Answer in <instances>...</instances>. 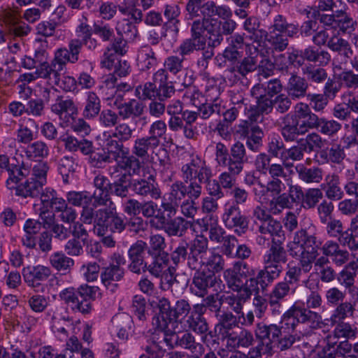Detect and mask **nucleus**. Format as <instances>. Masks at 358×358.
Masks as SVG:
<instances>
[{
    "label": "nucleus",
    "mask_w": 358,
    "mask_h": 358,
    "mask_svg": "<svg viewBox=\"0 0 358 358\" xmlns=\"http://www.w3.org/2000/svg\"><path fill=\"white\" fill-rule=\"evenodd\" d=\"M322 298L317 291H310L306 296V302H295L281 317V322L291 326L292 330L299 324L311 329H317L322 324V316L315 311L322 305Z\"/></svg>",
    "instance_id": "obj_1"
},
{
    "label": "nucleus",
    "mask_w": 358,
    "mask_h": 358,
    "mask_svg": "<svg viewBox=\"0 0 358 358\" xmlns=\"http://www.w3.org/2000/svg\"><path fill=\"white\" fill-rule=\"evenodd\" d=\"M208 240L203 235L196 236L189 243L181 240L171 253V259L175 265L186 262L192 270H199L210 252Z\"/></svg>",
    "instance_id": "obj_2"
},
{
    "label": "nucleus",
    "mask_w": 358,
    "mask_h": 358,
    "mask_svg": "<svg viewBox=\"0 0 358 358\" xmlns=\"http://www.w3.org/2000/svg\"><path fill=\"white\" fill-rule=\"evenodd\" d=\"M321 245L322 242L309 227L296 231L287 248L289 255L303 264L304 269L307 270L310 263L315 262L319 256L318 250Z\"/></svg>",
    "instance_id": "obj_3"
},
{
    "label": "nucleus",
    "mask_w": 358,
    "mask_h": 358,
    "mask_svg": "<svg viewBox=\"0 0 358 358\" xmlns=\"http://www.w3.org/2000/svg\"><path fill=\"white\" fill-rule=\"evenodd\" d=\"M199 31L201 39H207L210 48L219 46L224 35L231 34L236 27L233 20H218L213 18H201L194 20L192 24Z\"/></svg>",
    "instance_id": "obj_4"
},
{
    "label": "nucleus",
    "mask_w": 358,
    "mask_h": 358,
    "mask_svg": "<svg viewBox=\"0 0 358 358\" xmlns=\"http://www.w3.org/2000/svg\"><path fill=\"white\" fill-rule=\"evenodd\" d=\"M157 307L159 310L158 328L160 331H166L176 329L178 323L184 322L191 310L189 303L185 299L177 301L175 306L171 307L168 299L160 298Z\"/></svg>",
    "instance_id": "obj_5"
},
{
    "label": "nucleus",
    "mask_w": 358,
    "mask_h": 358,
    "mask_svg": "<svg viewBox=\"0 0 358 358\" xmlns=\"http://www.w3.org/2000/svg\"><path fill=\"white\" fill-rule=\"evenodd\" d=\"M267 41L273 50L282 52L289 45L287 37L294 38L299 34V25L289 22L285 17L277 15L269 28Z\"/></svg>",
    "instance_id": "obj_6"
},
{
    "label": "nucleus",
    "mask_w": 358,
    "mask_h": 358,
    "mask_svg": "<svg viewBox=\"0 0 358 358\" xmlns=\"http://www.w3.org/2000/svg\"><path fill=\"white\" fill-rule=\"evenodd\" d=\"M17 183L15 178H9L7 180V185L10 188L15 189V194L22 197H40L38 203L41 200L43 201L45 206V200L42 199L44 195V184H45V163L36 164L33 166L32 175L29 180L24 183H21L16 187L11 185Z\"/></svg>",
    "instance_id": "obj_7"
},
{
    "label": "nucleus",
    "mask_w": 358,
    "mask_h": 358,
    "mask_svg": "<svg viewBox=\"0 0 358 358\" xmlns=\"http://www.w3.org/2000/svg\"><path fill=\"white\" fill-rule=\"evenodd\" d=\"M34 208L36 213H38L42 222L34 219H28L23 227L25 232L24 236L22 238V245L28 248H34L37 243L42 252L45 251V207L43 201L41 200L40 203H34Z\"/></svg>",
    "instance_id": "obj_8"
},
{
    "label": "nucleus",
    "mask_w": 358,
    "mask_h": 358,
    "mask_svg": "<svg viewBox=\"0 0 358 358\" xmlns=\"http://www.w3.org/2000/svg\"><path fill=\"white\" fill-rule=\"evenodd\" d=\"M93 292L94 287L85 285L78 289L66 288L60 292L59 296L73 313L87 315L92 310Z\"/></svg>",
    "instance_id": "obj_9"
},
{
    "label": "nucleus",
    "mask_w": 358,
    "mask_h": 358,
    "mask_svg": "<svg viewBox=\"0 0 358 358\" xmlns=\"http://www.w3.org/2000/svg\"><path fill=\"white\" fill-rule=\"evenodd\" d=\"M263 120V113H252L248 120H241L238 125L237 132L247 138V146L255 152L262 146L264 134L258 124Z\"/></svg>",
    "instance_id": "obj_10"
},
{
    "label": "nucleus",
    "mask_w": 358,
    "mask_h": 358,
    "mask_svg": "<svg viewBox=\"0 0 358 358\" xmlns=\"http://www.w3.org/2000/svg\"><path fill=\"white\" fill-rule=\"evenodd\" d=\"M162 341L171 348H180L189 350L192 354L202 355L204 352L203 345L196 341L195 337L189 331L176 332L173 331H160Z\"/></svg>",
    "instance_id": "obj_11"
},
{
    "label": "nucleus",
    "mask_w": 358,
    "mask_h": 358,
    "mask_svg": "<svg viewBox=\"0 0 358 358\" xmlns=\"http://www.w3.org/2000/svg\"><path fill=\"white\" fill-rule=\"evenodd\" d=\"M115 208H100L94 210L92 207H85L81 213V220L85 224H94V232L99 236H105L109 231L110 219Z\"/></svg>",
    "instance_id": "obj_12"
},
{
    "label": "nucleus",
    "mask_w": 358,
    "mask_h": 358,
    "mask_svg": "<svg viewBox=\"0 0 358 358\" xmlns=\"http://www.w3.org/2000/svg\"><path fill=\"white\" fill-rule=\"evenodd\" d=\"M301 187L297 185H290L287 192H283L278 196H274L268 202L270 213L276 215L282 213L284 209H292L295 203H301L303 198Z\"/></svg>",
    "instance_id": "obj_13"
},
{
    "label": "nucleus",
    "mask_w": 358,
    "mask_h": 358,
    "mask_svg": "<svg viewBox=\"0 0 358 358\" xmlns=\"http://www.w3.org/2000/svg\"><path fill=\"white\" fill-rule=\"evenodd\" d=\"M222 220L227 229L233 230L239 236L248 230L249 219L236 204H227L224 206Z\"/></svg>",
    "instance_id": "obj_14"
},
{
    "label": "nucleus",
    "mask_w": 358,
    "mask_h": 358,
    "mask_svg": "<svg viewBox=\"0 0 358 358\" xmlns=\"http://www.w3.org/2000/svg\"><path fill=\"white\" fill-rule=\"evenodd\" d=\"M180 171L185 183H188L189 180L204 182L212 176L211 169L198 155H192L190 161L182 166Z\"/></svg>",
    "instance_id": "obj_15"
},
{
    "label": "nucleus",
    "mask_w": 358,
    "mask_h": 358,
    "mask_svg": "<svg viewBox=\"0 0 358 358\" xmlns=\"http://www.w3.org/2000/svg\"><path fill=\"white\" fill-rule=\"evenodd\" d=\"M129 185L131 189L137 195L155 200L161 197L162 192L153 174L148 176L143 174L141 178L132 179Z\"/></svg>",
    "instance_id": "obj_16"
},
{
    "label": "nucleus",
    "mask_w": 358,
    "mask_h": 358,
    "mask_svg": "<svg viewBox=\"0 0 358 358\" xmlns=\"http://www.w3.org/2000/svg\"><path fill=\"white\" fill-rule=\"evenodd\" d=\"M191 285L190 289L192 293L194 294L203 297L208 294V289L210 287H215L218 285L220 288V285L222 281L215 275L210 272L201 271L196 270Z\"/></svg>",
    "instance_id": "obj_17"
},
{
    "label": "nucleus",
    "mask_w": 358,
    "mask_h": 358,
    "mask_svg": "<svg viewBox=\"0 0 358 358\" xmlns=\"http://www.w3.org/2000/svg\"><path fill=\"white\" fill-rule=\"evenodd\" d=\"M147 271L152 276L166 280L169 286L172 285L176 281L172 268L168 266V254L166 252L154 255L152 262L148 264Z\"/></svg>",
    "instance_id": "obj_18"
},
{
    "label": "nucleus",
    "mask_w": 358,
    "mask_h": 358,
    "mask_svg": "<svg viewBox=\"0 0 358 358\" xmlns=\"http://www.w3.org/2000/svg\"><path fill=\"white\" fill-rule=\"evenodd\" d=\"M22 276L27 285L36 292H43L45 289V266L43 265L27 266L22 271Z\"/></svg>",
    "instance_id": "obj_19"
},
{
    "label": "nucleus",
    "mask_w": 358,
    "mask_h": 358,
    "mask_svg": "<svg viewBox=\"0 0 358 358\" xmlns=\"http://www.w3.org/2000/svg\"><path fill=\"white\" fill-rule=\"evenodd\" d=\"M358 273V264L352 262L348 264L337 276V280L352 297L358 295V287L355 285V278Z\"/></svg>",
    "instance_id": "obj_20"
},
{
    "label": "nucleus",
    "mask_w": 358,
    "mask_h": 358,
    "mask_svg": "<svg viewBox=\"0 0 358 358\" xmlns=\"http://www.w3.org/2000/svg\"><path fill=\"white\" fill-rule=\"evenodd\" d=\"M352 301H343L334 307L331 315V320L334 323L338 321H345L347 318L358 320V295H355Z\"/></svg>",
    "instance_id": "obj_21"
},
{
    "label": "nucleus",
    "mask_w": 358,
    "mask_h": 358,
    "mask_svg": "<svg viewBox=\"0 0 358 358\" xmlns=\"http://www.w3.org/2000/svg\"><path fill=\"white\" fill-rule=\"evenodd\" d=\"M335 338L329 337L327 345L318 352L320 358H341L352 350V345L347 341H336Z\"/></svg>",
    "instance_id": "obj_22"
},
{
    "label": "nucleus",
    "mask_w": 358,
    "mask_h": 358,
    "mask_svg": "<svg viewBox=\"0 0 358 358\" xmlns=\"http://www.w3.org/2000/svg\"><path fill=\"white\" fill-rule=\"evenodd\" d=\"M278 334H280V327L275 324L259 322L255 329L256 336L262 341V345L265 346L263 348L264 352H272V342L277 338Z\"/></svg>",
    "instance_id": "obj_23"
},
{
    "label": "nucleus",
    "mask_w": 358,
    "mask_h": 358,
    "mask_svg": "<svg viewBox=\"0 0 358 358\" xmlns=\"http://www.w3.org/2000/svg\"><path fill=\"white\" fill-rule=\"evenodd\" d=\"M308 87L309 84L306 78L293 73L289 78L285 89L290 97L299 99L306 95Z\"/></svg>",
    "instance_id": "obj_24"
},
{
    "label": "nucleus",
    "mask_w": 358,
    "mask_h": 358,
    "mask_svg": "<svg viewBox=\"0 0 358 358\" xmlns=\"http://www.w3.org/2000/svg\"><path fill=\"white\" fill-rule=\"evenodd\" d=\"M124 275L123 268L109 265L103 268L101 273V280L103 285L110 292H115L117 289V282L121 280Z\"/></svg>",
    "instance_id": "obj_25"
},
{
    "label": "nucleus",
    "mask_w": 358,
    "mask_h": 358,
    "mask_svg": "<svg viewBox=\"0 0 358 358\" xmlns=\"http://www.w3.org/2000/svg\"><path fill=\"white\" fill-rule=\"evenodd\" d=\"M235 292L222 295L220 301L222 303L227 306V308L239 315L243 310L244 303L250 299V291L245 288L244 290Z\"/></svg>",
    "instance_id": "obj_26"
},
{
    "label": "nucleus",
    "mask_w": 358,
    "mask_h": 358,
    "mask_svg": "<svg viewBox=\"0 0 358 358\" xmlns=\"http://www.w3.org/2000/svg\"><path fill=\"white\" fill-rule=\"evenodd\" d=\"M194 29L192 26V37L185 40L178 48L179 54L181 58H183V60L186 59V56L191 55L194 50L205 49L206 39H201L199 31Z\"/></svg>",
    "instance_id": "obj_27"
},
{
    "label": "nucleus",
    "mask_w": 358,
    "mask_h": 358,
    "mask_svg": "<svg viewBox=\"0 0 358 358\" xmlns=\"http://www.w3.org/2000/svg\"><path fill=\"white\" fill-rule=\"evenodd\" d=\"M284 124L281 134L286 141H294L299 135L306 132V129L299 126L296 113H288L285 117Z\"/></svg>",
    "instance_id": "obj_28"
},
{
    "label": "nucleus",
    "mask_w": 358,
    "mask_h": 358,
    "mask_svg": "<svg viewBox=\"0 0 358 358\" xmlns=\"http://www.w3.org/2000/svg\"><path fill=\"white\" fill-rule=\"evenodd\" d=\"M286 262V252L280 244V240L273 239V244L263 255V264L282 266Z\"/></svg>",
    "instance_id": "obj_29"
},
{
    "label": "nucleus",
    "mask_w": 358,
    "mask_h": 358,
    "mask_svg": "<svg viewBox=\"0 0 358 358\" xmlns=\"http://www.w3.org/2000/svg\"><path fill=\"white\" fill-rule=\"evenodd\" d=\"M227 345L232 348H247L253 341L252 334L245 329H238V331L226 332Z\"/></svg>",
    "instance_id": "obj_30"
},
{
    "label": "nucleus",
    "mask_w": 358,
    "mask_h": 358,
    "mask_svg": "<svg viewBox=\"0 0 358 358\" xmlns=\"http://www.w3.org/2000/svg\"><path fill=\"white\" fill-rule=\"evenodd\" d=\"M193 225L192 221L187 220L181 216L171 217L169 220L163 231L169 236L181 237L185 234L187 229Z\"/></svg>",
    "instance_id": "obj_31"
},
{
    "label": "nucleus",
    "mask_w": 358,
    "mask_h": 358,
    "mask_svg": "<svg viewBox=\"0 0 358 358\" xmlns=\"http://www.w3.org/2000/svg\"><path fill=\"white\" fill-rule=\"evenodd\" d=\"M198 224L201 227V231H208V236L211 241L216 243H221L225 236L224 229L218 224L217 221L211 218L205 217L197 220Z\"/></svg>",
    "instance_id": "obj_32"
},
{
    "label": "nucleus",
    "mask_w": 358,
    "mask_h": 358,
    "mask_svg": "<svg viewBox=\"0 0 358 358\" xmlns=\"http://www.w3.org/2000/svg\"><path fill=\"white\" fill-rule=\"evenodd\" d=\"M325 183L322 185L325 189L326 196L331 201H338L343 197V192L340 187V177L336 174H328L325 177Z\"/></svg>",
    "instance_id": "obj_33"
},
{
    "label": "nucleus",
    "mask_w": 358,
    "mask_h": 358,
    "mask_svg": "<svg viewBox=\"0 0 358 358\" xmlns=\"http://www.w3.org/2000/svg\"><path fill=\"white\" fill-rule=\"evenodd\" d=\"M329 260L325 257H317L313 264L314 271L323 282H331L336 279V273L334 269L329 265Z\"/></svg>",
    "instance_id": "obj_34"
},
{
    "label": "nucleus",
    "mask_w": 358,
    "mask_h": 358,
    "mask_svg": "<svg viewBox=\"0 0 358 358\" xmlns=\"http://www.w3.org/2000/svg\"><path fill=\"white\" fill-rule=\"evenodd\" d=\"M248 161L244 145L240 142L234 143L230 149L229 166L242 172L243 165Z\"/></svg>",
    "instance_id": "obj_35"
},
{
    "label": "nucleus",
    "mask_w": 358,
    "mask_h": 358,
    "mask_svg": "<svg viewBox=\"0 0 358 358\" xmlns=\"http://www.w3.org/2000/svg\"><path fill=\"white\" fill-rule=\"evenodd\" d=\"M318 162L320 164H341L345 157L344 150L340 145L334 144L331 148L321 150L319 153Z\"/></svg>",
    "instance_id": "obj_36"
},
{
    "label": "nucleus",
    "mask_w": 358,
    "mask_h": 358,
    "mask_svg": "<svg viewBox=\"0 0 358 358\" xmlns=\"http://www.w3.org/2000/svg\"><path fill=\"white\" fill-rule=\"evenodd\" d=\"M174 92L175 89L171 83L157 85V99L158 101L150 102V112H164L166 106V103L164 102V99L170 97Z\"/></svg>",
    "instance_id": "obj_37"
},
{
    "label": "nucleus",
    "mask_w": 358,
    "mask_h": 358,
    "mask_svg": "<svg viewBox=\"0 0 358 358\" xmlns=\"http://www.w3.org/2000/svg\"><path fill=\"white\" fill-rule=\"evenodd\" d=\"M154 140L145 136L138 138L134 141L132 147V154L138 158L145 159L149 157L150 152H153L158 147Z\"/></svg>",
    "instance_id": "obj_38"
},
{
    "label": "nucleus",
    "mask_w": 358,
    "mask_h": 358,
    "mask_svg": "<svg viewBox=\"0 0 358 358\" xmlns=\"http://www.w3.org/2000/svg\"><path fill=\"white\" fill-rule=\"evenodd\" d=\"M118 165L120 169L124 171L129 176L140 175L141 170L143 167V162H140L138 157L134 155L120 156L118 159Z\"/></svg>",
    "instance_id": "obj_39"
},
{
    "label": "nucleus",
    "mask_w": 358,
    "mask_h": 358,
    "mask_svg": "<svg viewBox=\"0 0 358 358\" xmlns=\"http://www.w3.org/2000/svg\"><path fill=\"white\" fill-rule=\"evenodd\" d=\"M244 45V38L237 34L229 39V45L224 51L223 56L229 61H236L241 57Z\"/></svg>",
    "instance_id": "obj_40"
},
{
    "label": "nucleus",
    "mask_w": 358,
    "mask_h": 358,
    "mask_svg": "<svg viewBox=\"0 0 358 358\" xmlns=\"http://www.w3.org/2000/svg\"><path fill=\"white\" fill-rule=\"evenodd\" d=\"M101 64L108 69H114V72L120 77L125 76L128 73L129 65L127 61L122 62L113 53L105 52Z\"/></svg>",
    "instance_id": "obj_41"
},
{
    "label": "nucleus",
    "mask_w": 358,
    "mask_h": 358,
    "mask_svg": "<svg viewBox=\"0 0 358 358\" xmlns=\"http://www.w3.org/2000/svg\"><path fill=\"white\" fill-rule=\"evenodd\" d=\"M258 232L259 234L268 235L272 238L278 237L282 239L285 238V233L280 222L274 219L273 217L264 222L259 224Z\"/></svg>",
    "instance_id": "obj_42"
},
{
    "label": "nucleus",
    "mask_w": 358,
    "mask_h": 358,
    "mask_svg": "<svg viewBox=\"0 0 358 358\" xmlns=\"http://www.w3.org/2000/svg\"><path fill=\"white\" fill-rule=\"evenodd\" d=\"M184 327L201 335L203 340L206 337L208 330V325L204 317L198 315L187 316L184 320Z\"/></svg>",
    "instance_id": "obj_43"
},
{
    "label": "nucleus",
    "mask_w": 358,
    "mask_h": 358,
    "mask_svg": "<svg viewBox=\"0 0 358 358\" xmlns=\"http://www.w3.org/2000/svg\"><path fill=\"white\" fill-rule=\"evenodd\" d=\"M301 57L303 60H307L310 62L319 63L320 64H327L330 61V55L327 51L320 50L315 47L308 46L303 50H301Z\"/></svg>",
    "instance_id": "obj_44"
},
{
    "label": "nucleus",
    "mask_w": 358,
    "mask_h": 358,
    "mask_svg": "<svg viewBox=\"0 0 358 358\" xmlns=\"http://www.w3.org/2000/svg\"><path fill=\"white\" fill-rule=\"evenodd\" d=\"M327 46L332 51L338 52L346 58H350L353 55L349 42L338 34H334L329 38Z\"/></svg>",
    "instance_id": "obj_45"
},
{
    "label": "nucleus",
    "mask_w": 358,
    "mask_h": 358,
    "mask_svg": "<svg viewBox=\"0 0 358 358\" xmlns=\"http://www.w3.org/2000/svg\"><path fill=\"white\" fill-rule=\"evenodd\" d=\"M334 334L335 338H345V341L354 340L357 337L358 328L355 324H351L345 321H338L336 322Z\"/></svg>",
    "instance_id": "obj_46"
},
{
    "label": "nucleus",
    "mask_w": 358,
    "mask_h": 358,
    "mask_svg": "<svg viewBox=\"0 0 358 358\" xmlns=\"http://www.w3.org/2000/svg\"><path fill=\"white\" fill-rule=\"evenodd\" d=\"M297 171L299 179L306 183H320L323 178V171L319 167L301 166Z\"/></svg>",
    "instance_id": "obj_47"
},
{
    "label": "nucleus",
    "mask_w": 358,
    "mask_h": 358,
    "mask_svg": "<svg viewBox=\"0 0 358 358\" xmlns=\"http://www.w3.org/2000/svg\"><path fill=\"white\" fill-rule=\"evenodd\" d=\"M54 214L46 216V234L49 232L51 236L63 241L69 237L70 231L62 224L55 223L53 221Z\"/></svg>",
    "instance_id": "obj_48"
},
{
    "label": "nucleus",
    "mask_w": 358,
    "mask_h": 358,
    "mask_svg": "<svg viewBox=\"0 0 358 358\" xmlns=\"http://www.w3.org/2000/svg\"><path fill=\"white\" fill-rule=\"evenodd\" d=\"M138 65L141 70H148L157 64V59L155 52L149 46L142 48L138 56Z\"/></svg>",
    "instance_id": "obj_49"
},
{
    "label": "nucleus",
    "mask_w": 358,
    "mask_h": 358,
    "mask_svg": "<svg viewBox=\"0 0 358 358\" xmlns=\"http://www.w3.org/2000/svg\"><path fill=\"white\" fill-rule=\"evenodd\" d=\"M113 322L115 324L117 329V335L118 338L123 341L127 340L129 336L128 330L131 328V317L125 314L116 315L113 319Z\"/></svg>",
    "instance_id": "obj_50"
},
{
    "label": "nucleus",
    "mask_w": 358,
    "mask_h": 358,
    "mask_svg": "<svg viewBox=\"0 0 358 358\" xmlns=\"http://www.w3.org/2000/svg\"><path fill=\"white\" fill-rule=\"evenodd\" d=\"M303 195L301 206L304 209L315 208L323 198L322 189L319 188H309L304 192Z\"/></svg>",
    "instance_id": "obj_51"
},
{
    "label": "nucleus",
    "mask_w": 358,
    "mask_h": 358,
    "mask_svg": "<svg viewBox=\"0 0 358 358\" xmlns=\"http://www.w3.org/2000/svg\"><path fill=\"white\" fill-rule=\"evenodd\" d=\"M356 27V20L343 10L337 11L336 29L344 34H352L355 31Z\"/></svg>",
    "instance_id": "obj_52"
},
{
    "label": "nucleus",
    "mask_w": 358,
    "mask_h": 358,
    "mask_svg": "<svg viewBox=\"0 0 358 358\" xmlns=\"http://www.w3.org/2000/svg\"><path fill=\"white\" fill-rule=\"evenodd\" d=\"M66 201L57 196L56 192L46 188V213L52 212H62L66 207Z\"/></svg>",
    "instance_id": "obj_53"
},
{
    "label": "nucleus",
    "mask_w": 358,
    "mask_h": 358,
    "mask_svg": "<svg viewBox=\"0 0 358 358\" xmlns=\"http://www.w3.org/2000/svg\"><path fill=\"white\" fill-rule=\"evenodd\" d=\"M227 171H224L219 175L217 180L223 189L232 190L235 187L236 176H238L241 171L229 166L227 167Z\"/></svg>",
    "instance_id": "obj_54"
},
{
    "label": "nucleus",
    "mask_w": 358,
    "mask_h": 358,
    "mask_svg": "<svg viewBox=\"0 0 358 358\" xmlns=\"http://www.w3.org/2000/svg\"><path fill=\"white\" fill-rule=\"evenodd\" d=\"M66 199L70 204L83 207V210L85 207H90L88 204L92 202L91 194L87 191L69 192L67 193Z\"/></svg>",
    "instance_id": "obj_55"
},
{
    "label": "nucleus",
    "mask_w": 358,
    "mask_h": 358,
    "mask_svg": "<svg viewBox=\"0 0 358 358\" xmlns=\"http://www.w3.org/2000/svg\"><path fill=\"white\" fill-rule=\"evenodd\" d=\"M186 196L185 182L181 180H176L173 182L169 188V192L164 195L167 199L180 205L182 199Z\"/></svg>",
    "instance_id": "obj_56"
},
{
    "label": "nucleus",
    "mask_w": 358,
    "mask_h": 358,
    "mask_svg": "<svg viewBox=\"0 0 358 358\" xmlns=\"http://www.w3.org/2000/svg\"><path fill=\"white\" fill-rule=\"evenodd\" d=\"M203 266L212 273L220 272L224 267V260L221 255L210 250L203 262Z\"/></svg>",
    "instance_id": "obj_57"
},
{
    "label": "nucleus",
    "mask_w": 358,
    "mask_h": 358,
    "mask_svg": "<svg viewBox=\"0 0 358 358\" xmlns=\"http://www.w3.org/2000/svg\"><path fill=\"white\" fill-rule=\"evenodd\" d=\"M50 262L58 271H66L74 264L73 259L62 252L52 254L50 257Z\"/></svg>",
    "instance_id": "obj_58"
},
{
    "label": "nucleus",
    "mask_w": 358,
    "mask_h": 358,
    "mask_svg": "<svg viewBox=\"0 0 358 358\" xmlns=\"http://www.w3.org/2000/svg\"><path fill=\"white\" fill-rule=\"evenodd\" d=\"M242 276L239 275L232 268H229L224 272V278L227 286L234 292H241L244 287Z\"/></svg>",
    "instance_id": "obj_59"
},
{
    "label": "nucleus",
    "mask_w": 358,
    "mask_h": 358,
    "mask_svg": "<svg viewBox=\"0 0 358 358\" xmlns=\"http://www.w3.org/2000/svg\"><path fill=\"white\" fill-rule=\"evenodd\" d=\"M294 289L287 281L282 280L277 282L269 293L268 296L275 299L282 301L290 294L294 293Z\"/></svg>",
    "instance_id": "obj_60"
},
{
    "label": "nucleus",
    "mask_w": 358,
    "mask_h": 358,
    "mask_svg": "<svg viewBox=\"0 0 358 358\" xmlns=\"http://www.w3.org/2000/svg\"><path fill=\"white\" fill-rule=\"evenodd\" d=\"M310 102L308 104L301 103L297 105L296 112H305V110L310 106L315 110L320 111L323 110L324 106L327 105V98L321 94L308 95Z\"/></svg>",
    "instance_id": "obj_61"
},
{
    "label": "nucleus",
    "mask_w": 358,
    "mask_h": 358,
    "mask_svg": "<svg viewBox=\"0 0 358 358\" xmlns=\"http://www.w3.org/2000/svg\"><path fill=\"white\" fill-rule=\"evenodd\" d=\"M44 150L45 143L42 141H36L27 146L25 152L29 159L39 164L45 163L43 162Z\"/></svg>",
    "instance_id": "obj_62"
},
{
    "label": "nucleus",
    "mask_w": 358,
    "mask_h": 358,
    "mask_svg": "<svg viewBox=\"0 0 358 358\" xmlns=\"http://www.w3.org/2000/svg\"><path fill=\"white\" fill-rule=\"evenodd\" d=\"M346 298L345 291L337 287H331L325 292V299L328 306L334 307Z\"/></svg>",
    "instance_id": "obj_63"
},
{
    "label": "nucleus",
    "mask_w": 358,
    "mask_h": 358,
    "mask_svg": "<svg viewBox=\"0 0 358 358\" xmlns=\"http://www.w3.org/2000/svg\"><path fill=\"white\" fill-rule=\"evenodd\" d=\"M308 81L320 83L327 78V71L321 67L308 66L303 70Z\"/></svg>",
    "instance_id": "obj_64"
}]
</instances>
